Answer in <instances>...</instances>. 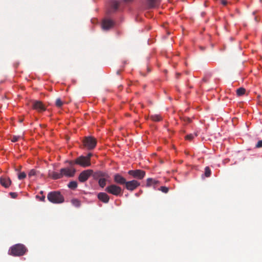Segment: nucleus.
<instances>
[{
	"label": "nucleus",
	"mask_w": 262,
	"mask_h": 262,
	"mask_svg": "<svg viewBox=\"0 0 262 262\" xmlns=\"http://www.w3.org/2000/svg\"><path fill=\"white\" fill-rule=\"evenodd\" d=\"M76 172V169L73 167H66L60 169L59 172L52 171L49 173L50 177L53 179L57 180L66 177L68 178L73 177Z\"/></svg>",
	"instance_id": "1"
},
{
	"label": "nucleus",
	"mask_w": 262,
	"mask_h": 262,
	"mask_svg": "<svg viewBox=\"0 0 262 262\" xmlns=\"http://www.w3.org/2000/svg\"><path fill=\"white\" fill-rule=\"evenodd\" d=\"M27 250V248L24 245L18 244L11 247L9 250V254L13 256H19L24 255Z\"/></svg>",
	"instance_id": "2"
},
{
	"label": "nucleus",
	"mask_w": 262,
	"mask_h": 262,
	"mask_svg": "<svg viewBox=\"0 0 262 262\" xmlns=\"http://www.w3.org/2000/svg\"><path fill=\"white\" fill-rule=\"evenodd\" d=\"M48 200L54 204H60L64 202V199L63 195L59 191H52L47 195Z\"/></svg>",
	"instance_id": "3"
},
{
	"label": "nucleus",
	"mask_w": 262,
	"mask_h": 262,
	"mask_svg": "<svg viewBox=\"0 0 262 262\" xmlns=\"http://www.w3.org/2000/svg\"><path fill=\"white\" fill-rule=\"evenodd\" d=\"M83 143L85 147L89 150H92L95 147L97 144V141L95 138L89 136L84 138Z\"/></svg>",
	"instance_id": "4"
},
{
	"label": "nucleus",
	"mask_w": 262,
	"mask_h": 262,
	"mask_svg": "<svg viewBox=\"0 0 262 262\" xmlns=\"http://www.w3.org/2000/svg\"><path fill=\"white\" fill-rule=\"evenodd\" d=\"M105 190L107 192L116 196H118L122 194L121 188L115 184H112L110 186H108L105 188Z\"/></svg>",
	"instance_id": "5"
},
{
	"label": "nucleus",
	"mask_w": 262,
	"mask_h": 262,
	"mask_svg": "<svg viewBox=\"0 0 262 262\" xmlns=\"http://www.w3.org/2000/svg\"><path fill=\"white\" fill-rule=\"evenodd\" d=\"M128 173L134 178L139 180L142 179L145 176V172L140 169L130 170L128 171Z\"/></svg>",
	"instance_id": "6"
},
{
	"label": "nucleus",
	"mask_w": 262,
	"mask_h": 262,
	"mask_svg": "<svg viewBox=\"0 0 262 262\" xmlns=\"http://www.w3.org/2000/svg\"><path fill=\"white\" fill-rule=\"evenodd\" d=\"M119 6V2L115 0H111L110 2L109 8L106 11L108 15L117 11Z\"/></svg>",
	"instance_id": "7"
},
{
	"label": "nucleus",
	"mask_w": 262,
	"mask_h": 262,
	"mask_svg": "<svg viewBox=\"0 0 262 262\" xmlns=\"http://www.w3.org/2000/svg\"><path fill=\"white\" fill-rule=\"evenodd\" d=\"M75 163L83 167H89L91 165V161H88L84 156H81L75 160Z\"/></svg>",
	"instance_id": "8"
},
{
	"label": "nucleus",
	"mask_w": 262,
	"mask_h": 262,
	"mask_svg": "<svg viewBox=\"0 0 262 262\" xmlns=\"http://www.w3.org/2000/svg\"><path fill=\"white\" fill-rule=\"evenodd\" d=\"M93 170L87 169L82 171L78 177V180L80 182H85L93 173Z\"/></svg>",
	"instance_id": "9"
},
{
	"label": "nucleus",
	"mask_w": 262,
	"mask_h": 262,
	"mask_svg": "<svg viewBox=\"0 0 262 262\" xmlns=\"http://www.w3.org/2000/svg\"><path fill=\"white\" fill-rule=\"evenodd\" d=\"M140 185V183L138 181L134 180L129 181H126L125 186L127 190L129 191H133L139 186Z\"/></svg>",
	"instance_id": "10"
},
{
	"label": "nucleus",
	"mask_w": 262,
	"mask_h": 262,
	"mask_svg": "<svg viewBox=\"0 0 262 262\" xmlns=\"http://www.w3.org/2000/svg\"><path fill=\"white\" fill-rule=\"evenodd\" d=\"M114 25V22L110 19H104L102 23V27L103 30H107L112 28Z\"/></svg>",
	"instance_id": "11"
},
{
	"label": "nucleus",
	"mask_w": 262,
	"mask_h": 262,
	"mask_svg": "<svg viewBox=\"0 0 262 262\" xmlns=\"http://www.w3.org/2000/svg\"><path fill=\"white\" fill-rule=\"evenodd\" d=\"M32 107L38 112L44 111L46 109L40 101H34L33 103Z\"/></svg>",
	"instance_id": "12"
},
{
	"label": "nucleus",
	"mask_w": 262,
	"mask_h": 262,
	"mask_svg": "<svg viewBox=\"0 0 262 262\" xmlns=\"http://www.w3.org/2000/svg\"><path fill=\"white\" fill-rule=\"evenodd\" d=\"M11 183V181L9 177L5 176L0 177V184L6 188H8Z\"/></svg>",
	"instance_id": "13"
},
{
	"label": "nucleus",
	"mask_w": 262,
	"mask_h": 262,
	"mask_svg": "<svg viewBox=\"0 0 262 262\" xmlns=\"http://www.w3.org/2000/svg\"><path fill=\"white\" fill-rule=\"evenodd\" d=\"M114 181L115 183L120 185H125L126 182V179L119 173L114 175Z\"/></svg>",
	"instance_id": "14"
},
{
	"label": "nucleus",
	"mask_w": 262,
	"mask_h": 262,
	"mask_svg": "<svg viewBox=\"0 0 262 262\" xmlns=\"http://www.w3.org/2000/svg\"><path fill=\"white\" fill-rule=\"evenodd\" d=\"M97 197L100 201L104 203H107L110 200L109 196L105 192H99Z\"/></svg>",
	"instance_id": "15"
},
{
	"label": "nucleus",
	"mask_w": 262,
	"mask_h": 262,
	"mask_svg": "<svg viewBox=\"0 0 262 262\" xmlns=\"http://www.w3.org/2000/svg\"><path fill=\"white\" fill-rule=\"evenodd\" d=\"M161 0H147V5L148 9L157 7L160 4Z\"/></svg>",
	"instance_id": "16"
},
{
	"label": "nucleus",
	"mask_w": 262,
	"mask_h": 262,
	"mask_svg": "<svg viewBox=\"0 0 262 262\" xmlns=\"http://www.w3.org/2000/svg\"><path fill=\"white\" fill-rule=\"evenodd\" d=\"M158 183H159V181L157 180H156L152 178H148L147 179L146 185H147V186H150L152 185H156Z\"/></svg>",
	"instance_id": "17"
},
{
	"label": "nucleus",
	"mask_w": 262,
	"mask_h": 262,
	"mask_svg": "<svg viewBox=\"0 0 262 262\" xmlns=\"http://www.w3.org/2000/svg\"><path fill=\"white\" fill-rule=\"evenodd\" d=\"M150 118L154 121H160L162 120L161 116L157 114L151 115Z\"/></svg>",
	"instance_id": "18"
},
{
	"label": "nucleus",
	"mask_w": 262,
	"mask_h": 262,
	"mask_svg": "<svg viewBox=\"0 0 262 262\" xmlns=\"http://www.w3.org/2000/svg\"><path fill=\"white\" fill-rule=\"evenodd\" d=\"M71 202L72 205L76 207H79L81 205L80 201L77 199H73Z\"/></svg>",
	"instance_id": "19"
},
{
	"label": "nucleus",
	"mask_w": 262,
	"mask_h": 262,
	"mask_svg": "<svg viewBox=\"0 0 262 262\" xmlns=\"http://www.w3.org/2000/svg\"><path fill=\"white\" fill-rule=\"evenodd\" d=\"M68 187L71 189H74L77 187V183L76 181H71L69 183Z\"/></svg>",
	"instance_id": "20"
},
{
	"label": "nucleus",
	"mask_w": 262,
	"mask_h": 262,
	"mask_svg": "<svg viewBox=\"0 0 262 262\" xmlns=\"http://www.w3.org/2000/svg\"><path fill=\"white\" fill-rule=\"evenodd\" d=\"M246 90L243 88H240L236 90V94L240 96L245 94Z\"/></svg>",
	"instance_id": "21"
},
{
	"label": "nucleus",
	"mask_w": 262,
	"mask_h": 262,
	"mask_svg": "<svg viewBox=\"0 0 262 262\" xmlns=\"http://www.w3.org/2000/svg\"><path fill=\"white\" fill-rule=\"evenodd\" d=\"M99 186L103 188L106 185V179L104 178H100L98 181Z\"/></svg>",
	"instance_id": "22"
},
{
	"label": "nucleus",
	"mask_w": 262,
	"mask_h": 262,
	"mask_svg": "<svg viewBox=\"0 0 262 262\" xmlns=\"http://www.w3.org/2000/svg\"><path fill=\"white\" fill-rule=\"evenodd\" d=\"M211 171L209 167H206L205 168L204 174L206 177H209L211 176Z\"/></svg>",
	"instance_id": "23"
},
{
	"label": "nucleus",
	"mask_w": 262,
	"mask_h": 262,
	"mask_svg": "<svg viewBox=\"0 0 262 262\" xmlns=\"http://www.w3.org/2000/svg\"><path fill=\"white\" fill-rule=\"evenodd\" d=\"M55 104L56 106L60 107L62 105L63 102L60 98H57L56 100Z\"/></svg>",
	"instance_id": "24"
},
{
	"label": "nucleus",
	"mask_w": 262,
	"mask_h": 262,
	"mask_svg": "<svg viewBox=\"0 0 262 262\" xmlns=\"http://www.w3.org/2000/svg\"><path fill=\"white\" fill-rule=\"evenodd\" d=\"M159 190L161 191L162 192L166 193L169 191V188L166 186H161L159 189Z\"/></svg>",
	"instance_id": "25"
},
{
	"label": "nucleus",
	"mask_w": 262,
	"mask_h": 262,
	"mask_svg": "<svg viewBox=\"0 0 262 262\" xmlns=\"http://www.w3.org/2000/svg\"><path fill=\"white\" fill-rule=\"evenodd\" d=\"M26 177V174L24 172H22L19 173L18 178L19 180H23Z\"/></svg>",
	"instance_id": "26"
},
{
	"label": "nucleus",
	"mask_w": 262,
	"mask_h": 262,
	"mask_svg": "<svg viewBox=\"0 0 262 262\" xmlns=\"http://www.w3.org/2000/svg\"><path fill=\"white\" fill-rule=\"evenodd\" d=\"M35 174H36V171H35V170H34V169H31V170L29 171V173H28V176H29V177H32V176H35Z\"/></svg>",
	"instance_id": "27"
},
{
	"label": "nucleus",
	"mask_w": 262,
	"mask_h": 262,
	"mask_svg": "<svg viewBox=\"0 0 262 262\" xmlns=\"http://www.w3.org/2000/svg\"><path fill=\"white\" fill-rule=\"evenodd\" d=\"M194 138V135L192 134H189L186 136L185 138L187 140H191Z\"/></svg>",
	"instance_id": "28"
},
{
	"label": "nucleus",
	"mask_w": 262,
	"mask_h": 262,
	"mask_svg": "<svg viewBox=\"0 0 262 262\" xmlns=\"http://www.w3.org/2000/svg\"><path fill=\"white\" fill-rule=\"evenodd\" d=\"M93 156V154L92 153H89L86 156H84V157L89 161H91V158Z\"/></svg>",
	"instance_id": "29"
},
{
	"label": "nucleus",
	"mask_w": 262,
	"mask_h": 262,
	"mask_svg": "<svg viewBox=\"0 0 262 262\" xmlns=\"http://www.w3.org/2000/svg\"><path fill=\"white\" fill-rule=\"evenodd\" d=\"M255 147L256 148H260L262 147V140L259 141L256 144Z\"/></svg>",
	"instance_id": "30"
},
{
	"label": "nucleus",
	"mask_w": 262,
	"mask_h": 262,
	"mask_svg": "<svg viewBox=\"0 0 262 262\" xmlns=\"http://www.w3.org/2000/svg\"><path fill=\"white\" fill-rule=\"evenodd\" d=\"M18 138H19V137L14 136L11 138V141L13 142H15L18 140Z\"/></svg>",
	"instance_id": "31"
},
{
	"label": "nucleus",
	"mask_w": 262,
	"mask_h": 262,
	"mask_svg": "<svg viewBox=\"0 0 262 262\" xmlns=\"http://www.w3.org/2000/svg\"><path fill=\"white\" fill-rule=\"evenodd\" d=\"M10 195L12 198H15L17 195L16 192H10Z\"/></svg>",
	"instance_id": "32"
},
{
	"label": "nucleus",
	"mask_w": 262,
	"mask_h": 262,
	"mask_svg": "<svg viewBox=\"0 0 262 262\" xmlns=\"http://www.w3.org/2000/svg\"><path fill=\"white\" fill-rule=\"evenodd\" d=\"M68 162L69 163V165L71 166V167H72V166L74 165V164H76L75 163V160L74 161H68Z\"/></svg>",
	"instance_id": "33"
},
{
	"label": "nucleus",
	"mask_w": 262,
	"mask_h": 262,
	"mask_svg": "<svg viewBox=\"0 0 262 262\" xmlns=\"http://www.w3.org/2000/svg\"><path fill=\"white\" fill-rule=\"evenodd\" d=\"M221 3L224 6H226L227 4V2L226 0H222Z\"/></svg>",
	"instance_id": "34"
},
{
	"label": "nucleus",
	"mask_w": 262,
	"mask_h": 262,
	"mask_svg": "<svg viewBox=\"0 0 262 262\" xmlns=\"http://www.w3.org/2000/svg\"><path fill=\"white\" fill-rule=\"evenodd\" d=\"M40 200L41 201L44 202V201H45V196H44V195L42 196L40 198Z\"/></svg>",
	"instance_id": "35"
},
{
	"label": "nucleus",
	"mask_w": 262,
	"mask_h": 262,
	"mask_svg": "<svg viewBox=\"0 0 262 262\" xmlns=\"http://www.w3.org/2000/svg\"><path fill=\"white\" fill-rule=\"evenodd\" d=\"M125 2H132L133 0H123Z\"/></svg>",
	"instance_id": "36"
},
{
	"label": "nucleus",
	"mask_w": 262,
	"mask_h": 262,
	"mask_svg": "<svg viewBox=\"0 0 262 262\" xmlns=\"http://www.w3.org/2000/svg\"><path fill=\"white\" fill-rule=\"evenodd\" d=\"M205 12H202V13H201V15H202V16H204L205 15Z\"/></svg>",
	"instance_id": "37"
},
{
	"label": "nucleus",
	"mask_w": 262,
	"mask_h": 262,
	"mask_svg": "<svg viewBox=\"0 0 262 262\" xmlns=\"http://www.w3.org/2000/svg\"><path fill=\"white\" fill-rule=\"evenodd\" d=\"M187 121H188V122H190L191 120H190V118H187Z\"/></svg>",
	"instance_id": "38"
},
{
	"label": "nucleus",
	"mask_w": 262,
	"mask_h": 262,
	"mask_svg": "<svg viewBox=\"0 0 262 262\" xmlns=\"http://www.w3.org/2000/svg\"><path fill=\"white\" fill-rule=\"evenodd\" d=\"M180 75V73H177V77H178V76H179Z\"/></svg>",
	"instance_id": "39"
},
{
	"label": "nucleus",
	"mask_w": 262,
	"mask_h": 262,
	"mask_svg": "<svg viewBox=\"0 0 262 262\" xmlns=\"http://www.w3.org/2000/svg\"><path fill=\"white\" fill-rule=\"evenodd\" d=\"M117 74H120V71H118L117 72Z\"/></svg>",
	"instance_id": "40"
},
{
	"label": "nucleus",
	"mask_w": 262,
	"mask_h": 262,
	"mask_svg": "<svg viewBox=\"0 0 262 262\" xmlns=\"http://www.w3.org/2000/svg\"><path fill=\"white\" fill-rule=\"evenodd\" d=\"M255 19L256 21H258L257 19V17H255Z\"/></svg>",
	"instance_id": "41"
},
{
	"label": "nucleus",
	"mask_w": 262,
	"mask_h": 262,
	"mask_svg": "<svg viewBox=\"0 0 262 262\" xmlns=\"http://www.w3.org/2000/svg\"><path fill=\"white\" fill-rule=\"evenodd\" d=\"M194 136H197V134H196V133H195Z\"/></svg>",
	"instance_id": "42"
}]
</instances>
